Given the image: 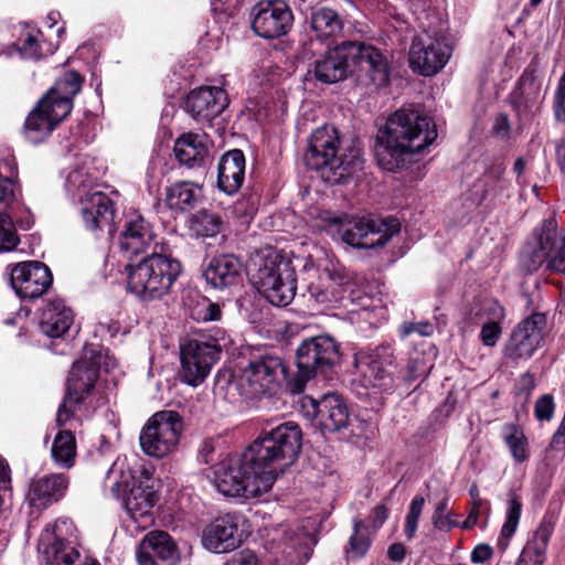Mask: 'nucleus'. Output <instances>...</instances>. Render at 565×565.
I'll return each instance as SVG.
<instances>
[{
  "label": "nucleus",
  "instance_id": "nucleus-1",
  "mask_svg": "<svg viewBox=\"0 0 565 565\" xmlns=\"http://www.w3.org/2000/svg\"><path fill=\"white\" fill-rule=\"evenodd\" d=\"M436 138V126L428 116L414 108H401L380 129L375 156L383 169L394 171L405 164L407 157L424 150Z\"/></svg>",
  "mask_w": 565,
  "mask_h": 565
},
{
  "label": "nucleus",
  "instance_id": "nucleus-2",
  "mask_svg": "<svg viewBox=\"0 0 565 565\" xmlns=\"http://www.w3.org/2000/svg\"><path fill=\"white\" fill-rule=\"evenodd\" d=\"M360 71L365 73L367 84L376 88L387 86L390 70L380 50L361 42H342L327 50L310 64L307 75L321 83L333 84Z\"/></svg>",
  "mask_w": 565,
  "mask_h": 565
},
{
  "label": "nucleus",
  "instance_id": "nucleus-3",
  "mask_svg": "<svg viewBox=\"0 0 565 565\" xmlns=\"http://www.w3.org/2000/svg\"><path fill=\"white\" fill-rule=\"evenodd\" d=\"M340 151V138L333 126L324 125L312 131L303 160L309 169L321 171L329 183H341L363 169L364 160L354 140Z\"/></svg>",
  "mask_w": 565,
  "mask_h": 565
},
{
  "label": "nucleus",
  "instance_id": "nucleus-4",
  "mask_svg": "<svg viewBox=\"0 0 565 565\" xmlns=\"http://www.w3.org/2000/svg\"><path fill=\"white\" fill-rule=\"evenodd\" d=\"M302 445V431L295 422H285L262 434L247 447L263 473L274 486L298 458Z\"/></svg>",
  "mask_w": 565,
  "mask_h": 565
},
{
  "label": "nucleus",
  "instance_id": "nucleus-5",
  "mask_svg": "<svg viewBox=\"0 0 565 565\" xmlns=\"http://www.w3.org/2000/svg\"><path fill=\"white\" fill-rule=\"evenodd\" d=\"M302 445V431L295 422H285L262 434L247 447L263 473L274 486L298 458Z\"/></svg>",
  "mask_w": 565,
  "mask_h": 565
},
{
  "label": "nucleus",
  "instance_id": "nucleus-6",
  "mask_svg": "<svg viewBox=\"0 0 565 565\" xmlns=\"http://www.w3.org/2000/svg\"><path fill=\"white\" fill-rule=\"evenodd\" d=\"M212 482L228 498L253 499L268 492L273 486L247 448L226 457L213 467Z\"/></svg>",
  "mask_w": 565,
  "mask_h": 565
},
{
  "label": "nucleus",
  "instance_id": "nucleus-7",
  "mask_svg": "<svg viewBox=\"0 0 565 565\" xmlns=\"http://www.w3.org/2000/svg\"><path fill=\"white\" fill-rule=\"evenodd\" d=\"M128 289L142 300H160L169 295L182 271L181 263L152 252L137 265H127Z\"/></svg>",
  "mask_w": 565,
  "mask_h": 565
},
{
  "label": "nucleus",
  "instance_id": "nucleus-8",
  "mask_svg": "<svg viewBox=\"0 0 565 565\" xmlns=\"http://www.w3.org/2000/svg\"><path fill=\"white\" fill-rule=\"evenodd\" d=\"M250 271L252 285L271 305L285 307L295 298L297 285L296 273L291 264L276 250H269L259 258Z\"/></svg>",
  "mask_w": 565,
  "mask_h": 565
},
{
  "label": "nucleus",
  "instance_id": "nucleus-9",
  "mask_svg": "<svg viewBox=\"0 0 565 565\" xmlns=\"http://www.w3.org/2000/svg\"><path fill=\"white\" fill-rule=\"evenodd\" d=\"M340 360V344L331 335L321 334L305 339L296 351L298 371L291 382L292 392L300 393L310 380L332 372Z\"/></svg>",
  "mask_w": 565,
  "mask_h": 565
},
{
  "label": "nucleus",
  "instance_id": "nucleus-10",
  "mask_svg": "<svg viewBox=\"0 0 565 565\" xmlns=\"http://www.w3.org/2000/svg\"><path fill=\"white\" fill-rule=\"evenodd\" d=\"M286 377V366L279 356L263 355L248 362L243 369L236 387L246 398L270 395Z\"/></svg>",
  "mask_w": 565,
  "mask_h": 565
},
{
  "label": "nucleus",
  "instance_id": "nucleus-11",
  "mask_svg": "<svg viewBox=\"0 0 565 565\" xmlns=\"http://www.w3.org/2000/svg\"><path fill=\"white\" fill-rule=\"evenodd\" d=\"M182 428V419L177 412H157L140 433V447L148 456L162 458L177 448Z\"/></svg>",
  "mask_w": 565,
  "mask_h": 565
},
{
  "label": "nucleus",
  "instance_id": "nucleus-12",
  "mask_svg": "<svg viewBox=\"0 0 565 565\" xmlns=\"http://www.w3.org/2000/svg\"><path fill=\"white\" fill-rule=\"evenodd\" d=\"M330 225L340 223L339 233L347 244L356 248H375L383 246L399 231L396 218H354L342 223L338 217L328 218Z\"/></svg>",
  "mask_w": 565,
  "mask_h": 565
},
{
  "label": "nucleus",
  "instance_id": "nucleus-13",
  "mask_svg": "<svg viewBox=\"0 0 565 565\" xmlns=\"http://www.w3.org/2000/svg\"><path fill=\"white\" fill-rule=\"evenodd\" d=\"M451 52L445 38L425 32L413 40L408 54L409 66L423 76H433L445 67Z\"/></svg>",
  "mask_w": 565,
  "mask_h": 565
},
{
  "label": "nucleus",
  "instance_id": "nucleus-14",
  "mask_svg": "<svg viewBox=\"0 0 565 565\" xmlns=\"http://www.w3.org/2000/svg\"><path fill=\"white\" fill-rule=\"evenodd\" d=\"M110 491L116 498H121L122 505L131 519L149 520L157 500L152 486L136 481L129 470L120 469V479L114 480Z\"/></svg>",
  "mask_w": 565,
  "mask_h": 565
},
{
  "label": "nucleus",
  "instance_id": "nucleus-15",
  "mask_svg": "<svg viewBox=\"0 0 565 565\" xmlns=\"http://www.w3.org/2000/svg\"><path fill=\"white\" fill-rule=\"evenodd\" d=\"M221 347L215 342L191 339L180 348L181 376L185 383L196 386L209 375L218 360Z\"/></svg>",
  "mask_w": 565,
  "mask_h": 565
},
{
  "label": "nucleus",
  "instance_id": "nucleus-16",
  "mask_svg": "<svg viewBox=\"0 0 565 565\" xmlns=\"http://www.w3.org/2000/svg\"><path fill=\"white\" fill-rule=\"evenodd\" d=\"M546 316L534 312L523 319L512 331L504 347V356L512 361L527 360L540 347L544 338Z\"/></svg>",
  "mask_w": 565,
  "mask_h": 565
},
{
  "label": "nucleus",
  "instance_id": "nucleus-17",
  "mask_svg": "<svg viewBox=\"0 0 565 565\" xmlns=\"http://www.w3.org/2000/svg\"><path fill=\"white\" fill-rule=\"evenodd\" d=\"M394 350L388 344L376 347L370 353L356 358L355 365L361 375L363 386L386 390L392 386L395 369Z\"/></svg>",
  "mask_w": 565,
  "mask_h": 565
},
{
  "label": "nucleus",
  "instance_id": "nucleus-18",
  "mask_svg": "<svg viewBox=\"0 0 565 565\" xmlns=\"http://www.w3.org/2000/svg\"><path fill=\"white\" fill-rule=\"evenodd\" d=\"M51 269L41 262L28 260L17 264L10 276V284L15 294L24 300L42 297L52 286Z\"/></svg>",
  "mask_w": 565,
  "mask_h": 565
},
{
  "label": "nucleus",
  "instance_id": "nucleus-19",
  "mask_svg": "<svg viewBox=\"0 0 565 565\" xmlns=\"http://www.w3.org/2000/svg\"><path fill=\"white\" fill-rule=\"evenodd\" d=\"M252 14V29L264 39H276L287 34L294 22L290 8L280 0L259 2L254 7Z\"/></svg>",
  "mask_w": 565,
  "mask_h": 565
},
{
  "label": "nucleus",
  "instance_id": "nucleus-20",
  "mask_svg": "<svg viewBox=\"0 0 565 565\" xmlns=\"http://www.w3.org/2000/svg\"><path fill=\"white\" fill-rule=\"evenodd\" d=\"M228 105L226 92L216 86H202L189 93L185 110L199 122L210 124Z\"/></svg>",
  "mask_w": 565,
  "mask_h": 565
},
{
  "label": "nucleus",
  "instance_id": "nucleus-21",
  "mask_svg": "<svg viewBox=\"0 0 565 565\" xmlns=\"http://www.w3.org/2000/svg\"><path fill=\"white\" fill-rule=\"evenodd\" d=\"M239 522L241 518L235 514H225L215 519L203 531L204 547L217 554L236 550L243 541Z\"/></svg>",
  "mask_w": 565,
  "mask_h": 565
},
{
  "label": "nucleus",
  "instance_id": "nucleus-22",
  "mask_svg": "<svg viewBox=\"0 0 565 565\" xmlns=\"http://www.w3.org/2000/svg\"><path fill=\"white\" fill-rule=\"evenodd\" d=\"M151 224L140 214H129L119 235L122 255L131 258L150 249L154 242Z\"/></svg>",
  "mask_w": 565,
  "mask_h": 565
},
{
  "label": "nucleus",
  "instance_id": "nucleus-23",
  "mask_svg": "<svg viewBox=\"0 0 565 565\" xmlns=\"http://www.w3.org/2000/svg\"><path fill=\"white\" fill-rule=\"evenodd\" d=\"M139 565H175L180 561L175 543L162 531L147 534L136 553Z\"/></svg>",
  "mask_w": 565,
  "mask_h": 565
},
{
  "label": "nucleus",
  "instance_id": "nucleus-24",
  "mask_svg": "<svg viewBox=\"0 0 565 565\" xmlns=\"http://www.w3.org/2000/svg\"><path fill=\"white\" fill-rule=\"evenodd\" d=\"M323 434L344 433L351 424L349 408L338 394H327L320 401L311 399Z\"/></svg>",
  "mask_w": 565,
  "mask_h": 565
},
{
  "label": "nucleus",
  "instance_id": "nucleus-25",
  "mask_svg": "<svg viewBox=\"0 0 565 565\" xmlns=\"http://www.w3.org/2000/svg\"><path fill=\"white\" fill-rule=\"evenodd\" d=\"M68 487V479L62 473H50L34 478L29 486L26 500L33 509L42 511L61 500Z\"/></svg>",
  "mask_w": 565,
  "mask_h": 565
},
{
  "label": "nucleus",
  "instance_id": "nucleus-26",
  "mask_svg": "<svg viewBox=\"0 0 565 565\" xmlns=\"http://www.w3.org/2000/svg\"><path fill=\"white\" fill-rule=\"evenodd\" d=\"M203 275L211 287L225 290L242 281V264L233 255L215 256L206 265Z\"/></svg>",
  "mask_w": 565,
  "mask_h": 565
},
{
  "label": "nucleus",
  "instance_id": "nucleus-27",
  "mask_svg": "<svg viewBox=\"0 0 565 565\" xmlns=\"http://www.w3.org/2000/svg\"><path fill=\"white\" fill-rule=\"evenodd\" d=\"M79 212L86 228L97 231L110 226L114 205L105 193L92 192L81 199Z\"/></svg>",
  "mask_w": 565,
  "mask_h": 565
},
{
  "label": "nucleus",
  "instance_id": "nucleus-28",
  "mask_svg": "<svg viewBox=\"0 0 565 565\" xmlns=\"http://www.w3.org/2000/svg\"><path fill=\"white\" fill-rule=\"evenodd\" d=\"M83 78L74 71L65 73L42 98V105H55V116L67 117L73 108V98L81 92Z\"/></svg>",
  "mask_w": 565,
  "mask_h": 565
},
{
  "label": "nucleus",
  "instance_id": "nucleus-29",
  "mask_svg": "<svg viewBox=\"0 0 565 565\" xmlns=\"http://www.w3.org/2000/svg\"><path fill=\"white\" fill-rule=\"evenodd\" d=\"M245 178V156L242 150L234 149L224 153L217 166V186L226 194L236 193Z\"/></svg>",
  "mask_w": 565,
  "mask_h": 565
},
{
  "label": "nucleus",
  "instance_id": "nucleus-30",
  "mask_svg": "<svg viewBox=\"0 0 565 565\" xmlns=\"http://www.w3.org/2000/svg\"><path fill=\"white\" fill-rule=\"evenodd\" d=\"M173 151L179 163L191 169L204 167L210 157L206 136L193 132L180 136Z\"/></svg>",
  "mask_w": 565,
  "mask_h": 565
},
{
  "label": "nucleus",
  "instance_id": "nucleus-31",
  "mask_svg": "<svg viewBox=\"0 0 565 565\" xmlns=\"http://www.w3.org/2000/svg\"><path fill=\"white\" fill-rule=\"evenodd\" d=\"M98 377V366L86 359L73 363L66 384V394L68 401L82 403L87 394L94 388Z\"/></svg>",
  "mask_w": 565,
  "mask_h": 565
},
{
  "label": "nucleus",
  "instance_id": "nucleus-32",
  "mask_svg": "<svg viewBox=\"0 0 565 565\" xmlns=\"http://www.w3.org/2000/svg\"><path fill=\"white\" fill-rule=\"evenodd\" d=\"M65 117L55 116V105L42 99L26 117L24 128L26 138L34 143L42 141L50 135Z\"/></svg>",
  "mask_w": 565,
  "mask_h": 565
},
{
  "label": "nucleus",
  "instance_id": "nucleus-33",
  "mask_svg": "<svg viewBox=\"0 0 565 565\" xmlns=\"http://www.w3.org/2000/svg\"><path fill=\"white\" fill-rule=\"evenodd\" d=\"M513 105L520 119H527L536 114L543 100L541 84L533 74H523L519 87L512 94Z\"/></svg>",
  "mask_w": 565,
  "mask_h": 565
},
{
  "label": "nucleus",
  "instance_id": "nucleus-34",
  "mask_svg": "<svg viewBox=\"0 0 565 565\" xmlns=\"http://www.w3.org/2000/svg\"><path fill=\"white\" fill-rule=\"evenodd\" d=\"M73 320V312L63 300H52L46 303L42 311L40 330L50 338H60L68 331Z\"/></svg>",
  "mask_w": 565,
  "mask_h": 565
},
{
  "label": "nucleus",
  "instance_id": "nucleus-35",
  "mask_svg": "<svg viewBox=\"0 0 565 565\" xmlns=\"http://www.w3.org/2000/svg\"><path fill=\"white\" fill-rule=\"evenodd\" d=\"M554 524L544 519L524 545L515 565H543Z\"/></svg>",
  "mask_w": 565,
  "mask_h": 565
},
{
  "label": "nucleus",
  "instance_id": "nucleus-36",
  "mask_svg": "<svg viewBox=\"0 0 565 565\" xmlns=\"http://www.w3.org/2000/svg\"><path fill=\"white\" fill-rule=\"evenodd\" d=\"M40 550L50 565H73L79 552L71 546L55 531L46 530L40 539Z\"/></svg>",
  "mask_w": 565,
  "mask_h": 565
},
{
  "label": "nucleus",
  "instance_id": "nucleus-37",
  "mask_svg": "<svg viewBox=\"0 0 565 565\" xmlns=\"http://www.w3.org/2000/svg\"><path fill=\"white\" fill-rule=\"evenodd\" d=\"M282 545L281 557L276 556L273 565H303L311 555L309 537L302 532L285 531Z\"/></svg>",
  "mask_w": 565,
  "mask_h": 565
},
{
  "label": "nucleus",
  "instance_id": "nucleus-38",
  "mask_svg": "<svg viewBox=\"0 0 565 565\" xmlns=\"http://www.w3.org/2000/svg\"><path fill=\"white\" fill-rule=\"evenodd\" d=\"M202 200V189L190 181H179L167 188L166 203L174 211L186 212L196 207Z\"/></svg>",
  "mask_w": 565,
  "mask_h": 565
},
{
  "label": "nucleus",
  "instance_id": "nucleus-39",
  "mask_svg": "<svg viewBox=\"0 0 565 565\" xmlns=\"http://www.w3.org/2000/svg\"><path fill=\"white\" fill-rule=\"evenodd\" d=\"M309 24L316 38L321 41L337 36L343 29V22L339 13L328 7L313 8Z\"/></svg>",
  "mask_w": 565,
  "mask_h": 565
},
{
  "label": "nucleus",
  "instance_id": "nucleus-40",
  "mask_svg": "<svg viewBox=\"0 0 565 565\" xmlns=\"http://www.w3.org/2000/svg\"><path fill=\"white\" fill-rule=\"evenodd\" d=\"M543 244L547 248L546 268L551 271L565 273V232H543Z\"/></svg>",
  "mask_w": 565,
  "mask_h": 565
},
{
  "label": "nucleus",
  "instance_id": "nucleus-41",
  "mask_svg": "<svg viewBox=\"0 0 565 565\" xmlns=\"http://www.w3.org/2000/svg\"><path fill=\"white\" fill-rule=\"evenodd\" d=\"M51 455L54 462L70 469L74 466L76 457V441L70 430H61L54 438Z\"/></svg>",
  "mask_w": 565,
  "mask_h": 565
},
{
  "label": "nucleus",
  "instance_id": "nucleus-42",
  "mask_svg": "<svg viewBox=\"0 0 565 565\" xmlns=\"http://www.w3.org/2000/svg\"><path fill=\"white\" fill-rule=\"evenodd\" d=\"M190 227L198 236H215L221 231L222 221L216 214L200 211L191 216Z\"/></svg>",
  "mask_w": 565,
  "mask_h": 565
},
{
  "label": "nucleus",
  "instance_id": "nucleus-43",
  "mask_svg": "<svg viewBox=\"0 0 565 565\" xmlns=\"http://www.w3.org/2000/svg\"><path fill=\"white\" fill-rule=\"evenodd\" d=\"M503 438L516 461H524L527 458L526 438L518 426L513 424L505 425Z\"/></svg>",
  "mask_w": 565,
  "mask_h": 565
},
{
  "label": "nucleus",
  "instance_id": "nucleus-44",
  "mask_svg": "<svg viewBox=\"0 0 565 565\" xmlns=\"http://www.w3.org/2000/svg\"><path fill=\"white\" fill-rule=\"evenodd\" d=\"M19 242L12 216L7 211H0V253L14 249Z\"/></svg>",
  "mask_w": 565,
  "mask_h": 565
},
{
  "label": "nucleus",
  "instance_id": "nucleus-45",
  "mask_svg": "<svg viewBox=\"0 0 565 565\" xmlns=\"http://www.w3.org/2000/svg\"><path fill=\"white\" fill-rule=\"evenodd\" d=\"M366 526L362 521L354 520V533L350 537V551L352 557H362L370 547V540L365 534Z\"/></svg>",
  "mask_w": 565,
  "mask_h": 565
},
{
  "label": "nucleus",
  "instance_id": "nucleus-46",
  "mask_svg": "<svg viewBox=\"0 0 565 565\" xmlns=\"http://www.w3.org/2000/svg\"><path fill=\"white\" fill-rule=\"evenodd\" d=\"M522 511V503L514 493L509 494V509L507 521L504 522L501 534L505 539H510L516 531Z\"/></svg>",
  "mask_w": 565,
  "mask_h": 565
},
{
  "label": "nucleus",
  "instance_id": "nucleus-47",
  "mask_svg": "<svg viewBox=\"0 0 565 565\" xmlns=\"http://www.w3.org/2000/svg\"><path fill=\"white\" fill-rule=\"evenodd\" d=\"M547 248L543 244V233L537 238L535 246L526 250L523 256V265L526 270L532 273L537 270L544 263H546Z\"/></svg>",
  "mask_w": 565,
  "mask_h": 565
},
{
  "label": "nucleus",
  "instance_id": "nucleus-48",
  "mask_svg": "<svg viewBox=\"0 0 565 565\" xmlns=\"http://www.w3.org/2000/svg\"><path fill=\"white\" fill-rule=\"evenodd\" d=\"M431 521L435 529L439 531H450L457 526V521L452 519V513L448 511V498H443L436 504Z\"/></svg>",
  "mask_w": 565,
  "mask_h": 565
},
{
  "label": "nucleus",
  "instance_id": "nucleus-49",
  "mask_svg": "<svg viewBox=\"0 0 565 565\" xmlns=\"http://www.w3.org/2000/svg\"><path fill=\"white\" fill-rule=\"evenodd\" d=\"M425 499L422 495H416L411 504L407 515L405 518V534L411 540L416 533L418 520L423 512Z\"/></svg>",
  "mask_w": 565,
  "mask_h": 565
},
{
  "label": "nucleus",
  "instance_id": "nucleus-50",
  "mask_svg": "<svg viewBox=\"0 0 565 565\" xmlns=\"http://www.w3.org/2000/svg\"><path fill=\"white\" fill-rule=\"evenodd\" d=\"M40 34L41 33L39 31L36 34L28 33L25 38L21 40L19 44V51L24 58L39 60L43 56L41 45L39 43Z\"/></svg>",
  "mask_w": 565,
  "mask_h": 565
},
{
  "label": "nucleus",
  "instance_id": "nucleus-51",
  "mask_svg": "<svg viewBox=\"0 0 565 565\" xmlns=\"http://www.w3.org/2000/svg\"><path fill=\"white\" fill-rule=\"evenodd\" d=\"M434 332V327L429 322H419V323H413V322H406L402 324L399 329V333L402 338H407L408 335L413 333H417L422 337H430Z\"/></svg>",
  "mask_w": 565,
  "mask_h": 565
},
{
  "label": "nucleus",
  "instance_id": "nucleus-52",
  "mask_svg": "<svg viewBox=\"0 0 565 565\" xmlns=\"http://www.w3.org/2000/svg\"><path fill=\"white\" fill-rule=\"evenodd\" d=\"M554 115L558 121H565V73L562 75L554 98Z\"/></svg>",
  "mask_w": 565,
  "mask_h": 565
},
{
  "label": "nucleus",
  "instance_id": "nucleus-53",
  "mask_svg": "<svg viewBox=\"0 0 565 565\" xmlns=\"http://www.w3.org/2000/svg\"><path fill=\"white\" fill-rule=\"evenodd\" d=\"M501 335V328L498 322L484 323L481 328L480 337L482 343L487 347H493Z\"/></svg>",
  "mask_w": 565,
  "mask_h": 565
},
{
  "label": "nucleus",
  "instance_id": "nucleus-54",
  "mask_svg": "<svg viewBox=\"0 0 565 565\" xmlns=\"http://www.w3.org/2000/svg\"><path fill=\"white\" fill-rule=\"evenodd\" d=\"M554 403L551 396L544 395L535 403V416L540 420H550L553 416Z\"/></svg>",
  "mask_w": 565,
  "mask_h": 565
},
{
  "label": "nucleus",
  "instance_id": "nucleus-55",
  "mask_svg": "<svg viewBox=\"0 0 565 565\" xmlns=\"http://www.w3.org/2000/svg\"><path fill=\"white\" fill-rule=\"evenodd\" d=\"M224 565H257V557L250 550L234 554Z\"/></svg>",
  "mask_w": 565,
  "mask_h": 565
},
{
  "label": "nucleus",
  "instance_id": "nucleus-56",
  "mask_svg": "<svg viewBox=\"0 0 565 565\" xmlns=\"http://www.w3.org/2000/svg\"><path fill=\"white\" fill-rule=\"evenodd\" d=\"M309 299L316 303L323 305L331 301L330 294L327 289H322L318 285L311 282L307 287Z\"/></svg>",
  "mask_w": 565,
  "mask_h": 565
},
{
  "label": "nucleus",
  "instance_id": "nucleus-57",
  "mask_svg": "<svg viewBox=\"0 0 565 565\" xmlns=\"http://www.w3.org/2000/svg\"><path fill=\"white\" fill-rule=\"evenodd\" d=\"M14 198V183L10 178L0 175V203H9Z\"/></svg>",
  "mask_w": 565,
  "mask_h": 565
},
{
  "label": "nucleus",
  "instance_id": "nucleus-58",
  "mask_svg": "<svg viewBox=\"0 0 565 565\" xmlns=\"http://www.w3.org/2000/svg\"><path fill=\"white\" fill-rule=\"evenodd\" d=\"M74 401H68L67 395H65L63 403L60 405L56 414V423L58 426H63L71 417L72 406L76 405Z\"/></svg>",
  "mask_w": 565,
  "mask_h": 565
},
{
  "label": "nucleus",
  "instance_id": "nucleus-59",
  "mask_svg": "<svg viewBox=\"0 0 565 565\" xmlns=\"http://www.w3.org/2000/svg\"><path fill=\"white\" fill-rule=\"evenodd\" d=\"M493 554L492 548L487 544L477 545L471 553V561L476 564L483 563L491 558Z\"/></svg>",
  "mask_w": 565,
  "mask_h": 565
},
{
  "label": "nucleus",
  "instance_id": "nucleus-60",
  "mask_svg": "<svg viewBox=\"0 0 565 565\" xmlns=\"http://www.w3.org/2000/svg\"><path fill=\"white\" fill-rule=\"evenodd\" d=\"M426 371L427 369L422 361L413 360L407 366L408 374L406 375V381L413 382L420 375H425Z\"/></svg>",
  "mask_w": 565,
  "mask_h": 565
},
{
  "label": "nucleus",
  "instance_id": "nucleus-61",
  "mask_svg": "<svg viewBox=\"0 0 565 565\" xmlns=\"http://www.w3.org/2000/svg\"><path fill=\"white\" fill-rule=\"evenodd\" d=\"M373 516V526L380 527L383 525V523L386 521L388 516V510L384 504H380L375 507V509L372 512Z\"/></svg>",
  "mask_w": 565,
  "mask_h": 565
},
{
  "label": "nucleus",
  "instance_id": "nucleus-62",
  "mask_svg": "<svg viewBox=\"0 0 565 565\" xmlns=\"http://www.w3.org/2000/svg\"><path fill=\"white\" fill-rule=\"evenodd\" d=\"M510 129L509 119L505 115H499L495 119L493 130L495 135L500 137H504L508 135Z\"/></svg>",
  "mask_w": 565,
  "mask_h": 565
},
{
  "label": "nucleus",
  "instance_id": "nucleus-63",
  "mask_svg": "<svg viewBox=\"0 0 565 565\" xmlns=\"http://www.w3.org/2000/svg\"><path fill=\"white\" fill-rule=\"evenodd\" d=\"M222 316L221 308L217 303L210 302L206 306L205 312L203 315V319L206 321H216L220 320Z\"/></svg>",
  "mask_w": 565,
  "mask_h": 565
},
{
  "label": "nucleus",
  "instance_id": "nucleus-64",
  "mask_svg": "<svg viewBox=\"0 0 565 565\" xmlns=\"http://www.w3.org/2000/svg\"><path fill=\"white\" fill-rule=\"evenodd\" d=\"M388 557L394 562H401L405 557V547L403 544L395 543L388 547Z\"/></svg>",
  "mask_w": 565,
  "mask_h": 565
}]
</instances>
